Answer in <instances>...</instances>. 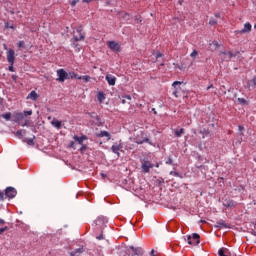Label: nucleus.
I'll return each instance as SVG.
<instances>
[{
    "mask_svg": "<svg viewBox=\"0 0 256 256\" xmlns=\"http://www.w3.org/2000/svg\"><path fill=\"white\" fill-rule=\"evenodd\" d=\"M174 175H177V173L175 172Z\"/></svg>",
    "mask_w": 256,
    "mask_h": 256,
    "instance_id": "obj_56",
    "label": "nucleus"
},
{
    "mask_svg": "<svg viewBox=\"0 0 256 256\" xmlns=\"http://www.w3.org/2000/svg\"><path fill=\"white\" fill-rule=\"evenodd\" d=\"M111 149L116 155H119V151H121V145L114 144L112 145Z\"/></svg>",
    "mask_w": 256,
    "mask_h": 256,
    "instance_id": "obj_16",
    "label": "nucleus"
},
{
    "mask_svg": "<svg viewBox=\"0 0 256 256\" xmlns=\"http://www.w3.org/2000/svg\"><path fill=\"white\" fill-rule=\"evenodd\" d=\"M0 198L3 199V193H0Z\"/></svg>",
    "mask_w": 256,
    "mask_h": 256,
    "instance_id": "obj_49",
    "label": "nucleus"
},
{
    "mask_svg": "<svg viewBox=\"0 0 256 256\" xmlns=\"http://www.w3.org/2000/svg\"><path fill=\"white\" fill-rule=\"evenodd\" d=\"M1 117L5 119L6 121H11V112L2 114Z\"/></svg>",
    "mask_w": 256,
    "mask_h": 256,
    "instance_id": "obj_21",
    "label": "nucleus"
},
{
    "mask_svg": "<svg viewBox=\"0 0 256 256\" xmlns=\"http://www.w3.org/2000/svg\"><path fill=\"white\" fill-rule=\"evenodd\" d=\"M161 56H162L161 53H158L156 57H157V59H159V57H161Z\"/></svg>",
    "mask_w": 256,
    "mask_h": 256,
    "instance_id": "obj_46",
    "label": "nucleus"
},
{
    "mask_svg": "<svg viewBox=\"0 0 256 256\" xmlns=\"http://www.w3.org/2000/svg\"><path fill=\"white\" fill-rule=\"evenodd\" d=\"M96 239H98L99 241H101L102 239H105V237H103V234H100L99 236L96 237Z\"/></svg>",
    "mask_w": 256,
    "mask_h": 256,
    "instance_id": "obj_34",
    "label": "nucleus"
},
{
    "mask_svg": "<svg viewBox=\"0 0 256 256\" xmlns=\"http://www.w3.org/2000/svg\"><path fill=\"white\" fill-rule=\"evenodd\" d=\"M77 33L79 36H74L75 41H83V39H85V34L81 30H77Z\"/></svg>",
    "mask_w": 256,
    "mask_h": 256,
    "instance_id": "obj_12",
    "label": "nucleus"
},
{
    "mask_svg": "<svg viewBox=\"0 0 256 256\" xmlns=\"http://www.w3.org/2000/svg\"><path fill=\"white\" fill-rule=\"evenodd\" d=\"M147 141H149V139H147V138H144L143 140H140V139H137V138H136V143H137L138 145H141V144H143V143H147Z\"/></svg>",
    "mask_w": 256,
    "mask_h": 256,
    "instance_id": "obj_23",
    "label": "nucleus"
},
{
    "mask_svg": "<svg viewBox=\"0 0 256 256\" xmlns=\"http://www.w3.org/2000/svg\"><path fill=\"white\" fill-rule=\"evenodd\" d=\"M210 45H213L214 47H219V43L217 41L212 42V44Z\"/></svg>",
    "mask_w": 256,
    "mask_h": 256,
    "instance_id": "obj_35",
    "label": "nucleus"
},
{
    "mask_svg": "<svg viewBox=\"0 0 256 256\" xmlns=\"http://www.w3.org/2000/svg\"><path fill=\"white\" fill-rule=\"evenodd\" d=\"M58 78L56 81H59V83H65V80L69 79V73L65 71V69H58L57 70Z\"/></svg>",
    "mask_w": 256,
    "mask_h": 256,
    "instance_id": "obj_3",
    "label": "nucleus"
},
{
    "mask_svg": "<svg viewBox=\"0 0 256 256\" xmlns=\"http://www.w3.org/2000/svg\"><path fill=\"white\" fill-rule=\"evenodd\" d=\"M183 82H181V81H175V82H173V84H172V87H174V89H177V85H181Z\"/></svg>",
    "mask_w": 256,
    "mask_h": 256,
    "instance_id": "obj_26",
    "label": "nucleus"
},
{
    "mask_svg": "<svg viewBox=\"0 0 256 256\" xmlns=\"http://www.w3.org/2000/svg\"><path fill=\"white\" fill-rule=\"evenodd\" d=\"M122 97L123 99H128V101H131V95H124Z\"/></svg>",
    "mask_w": 256,
    "mask_h": 256,
    "instance_id": "obj_31",
    "label": "nucleus"
},
{
    "mask_svg": "<svg viewBox=\"0 0 256 256\" xmlns=\"http://www.w3.org/2000/svg\"><path fill=\"white\" fill-rule=\"evenodd\" d=\"M93 0H82L83 3H91Z\"/></svg>",
    "mask_w": 256,
    "mask_h": 256,
    "instance_id": "obj_38",
    "label": "nucleus"
},
{
    "mask_svg": "<svg viewBox=\"0 0 256 256\" xmlns=\"http://www.w3.org/2000/svg\"><path fill=\"white\" fill-rule=\"evenodd\" d=\"M173 95H174V97H179V92H178L177 90H175V91L173 92Z\"/></svg>",
    "mask_w": 256,
    "mask_h": 256,
    "instance_id": "obj_36",
    "label": "nucleus"
},
{
    "mask_svg": "<svg viewBox=\"0 0 256 256\" xmlns=\"http://www.w3.org/2000/svg\"><path fill=\"white\" fill-rule=\"evenodd\" d=\"M183 133H185V129H183V128H181L180 130L174 131L175 137H181V135H183Z\"/></svg>",
    "mask_w": 256,
    "mask_h": 256,
    "instance_id": "obj_20",
    "label": "nucleus"
},
{
    "mask_svg": "<svg viewBox=\"0 0 256 256\" xmlns=\"http://www.w3.org/2000/svg\"><path fill=\"white\" fill-rule=\"evenodd\" d=\"M78 3H79V0H72L70 2V5H71V7H75V5H77Z\"/></svg>",
    "mask_w": 256,
    "mask_h": 256,
    "instance_id": "obj_28",
    "label": "nucleus"
},
{
    "mask_svg": "<svg viewBox=\"0 0 256 256\" xmlns=\"http://www.w3.org/2000/svg\"><path fill=\"white\" fill-rule=\"evenodd\" d=\"M71 147H73V142L71 143Z\"/></svg>",
    "mask_w": 256,
    "mask_h": 256,
    "instance_id": "obj_55",
    "label": "nucleus"
},
{
    "mask_svg": "<svg viewBox=\"0 0 256 256\" xmlns=\"http://www.w3.org/2000/svg\"><path fill=\"white\" fill-rule=\"evenodd\" d=\"M251 29H253V26L251 23L247 22L244 24V28L241 30V33H251Z\"/></svg>",
    "mask_w": 256,
    "mask_h": 256,
    "instance_id": "obj_10",
    "label": "nucleus"
},
{
    "mask_svg": "<svg viewBox=\"0 0 256 256\" xmlns=\"http://www.w3.org/2000/svg\"><path fill=\"white\" fill-rule=\"evenodd\" d=\"M201 236H199V234L194 233L189 236H187V243L188 245H199L201 243Z\"/></svg>",
    "mask_w": 256,
    "mask_h": 256,
    "instance_id": "obj_2",
    "label": "nucleus"
},
{
    "mask_svg": "<svg viewBox=\"0 0 256 256\" xmlns=\"http://www.w3.org/2000/svg\"><path fill=\"white\" fill-rule=\"evenodd\" d=\"M21 133H23V131L21 130L17 131V135H21Z\"/></svg>",
    "mask_w": 256,
    "mask_h": 256,
    "instance_id": "obj_44",
    "label": "nucleus"
},
{
    "mask_svg": "<svg viewBox=\"0 0 256 256\" xmlns=\"http://www.w3.org/2000/svg\"><path fill=\"white\" fill-rule=\"evenodd\" d=\"M71 256H73V254H71Z\"/></svg>",
    "mask_w": 256,
    "mask_h": 256,
    "instance_id": "obj_57",
    "label": "nucleus"
},
{
    "mask_svg": "<svg viewBox=\"0 0 256 256\" xmlns=\"http://www.w3.org/2000/svg\"><path fill=\"white\" fill-rule=\"evenodd\" d=\"M167 165H173V159L168 158V160L166 161Z\"/></svg>",
    "mask_w": 256,
    "mask_h": 256,
    "instance_id": "obj_30",
    "label": "nucleus"
},
{
    "mask_svg": "<svg viewBox=\"0 0 256 256\" xmlns=\"http://www.w3.org/2000/svg\"><path fill=\"white\" fill-rule=\"evenodd\" d=\"M25 125H27V122H25L24 124H22V127H25Z\"/></svg>",
    "mask_w": 256,
    "mask_h": 256,
    "instance_id": "obj_51",
    "label": "nucleus"
},
{
    "mask_svg": "<svg viewBox=\"0 0 256 256\" xmlns=\"http://www.w3.org/2000/svg\"><path fill=\"white\" fill-rule=\"evenodd\" d=\"M106 81L108 85L113 86L117 83V78L111 74L106 75Z\"/></svg>",
    "mask_w": 256,
    "mask_h": 256,
    "instance_id": "obj_9",
    "label": "nucleus"
},
{
    "mask_svg": "<svg viewBox=\"0 0 256 256\" xmlns=\"http://www.w3.org/2000/svg\"><path fill=\"white\" fill-rule=\"evenodd\" d=\"M125 16H126V17L129 16V14L126 13Z\"/></svg>",
    "mask_w": 256,
    "mask_h": 256,
    "instance_id": "obj_54",
    "label": "nucleus"
},
{
    "mask_svg": "<svg viewBox=\"0 0 256 256\" xmlns=\"http://www.w3.org/2000/svg\"><path fill=\"white\" fill-rule=\"evenodd\" d=\"M68 77L69 79H78V80H81V76H79L77 73L75 72H69L68 73Z\"/></svg>",
    "mask_w": 256,
    "mask_h": 256,
    "instance_id": "obj_17",
    "label": "nucleus"
},
{
    "mask_svg": "<svg viewBox=\"0 0 256 256\" xmlns=\"http://www.w3.org/2000/svg\"><path fill=\"white\" fill-rule=\"evenodd\" d=\"M97 99H98L99 103H103V101L106 99L105 93H103V92H98V94H97Z\"/></svg>",
    "mask_w": 256,
    "mask_h": 256,
    "instance_id": "obj_19",
    "label": "nucleus"
},
{
    "mask_svg": "<svg viewBox=\"0 0 256 256\" xmlns=\"http://www.w3.org/2000/svg\"><path fill=\"white\" fill-rule=\"evenodd\" d=\"M94 223L96 225V229H104L105 225L108 223V220L106 217L100 216L94 221Z\"/></svg>",
    "mask_w": 256,
    "mask_h": 256,
    "instance_id": "obj_4",
    "label": "nucleus"
},
{
    "mask_svg": "<svg viewBox=\"0 0 256 256\" xmlns=\"http://www.w3.org/2000/svg\"><path fill=\"white\" fill-rule=\"evenodd\" d=\"M151 253H152V256H155V254H153V253H154V251H153V250L151 251Z\"/></svg>",
    "mask_w": 256,
    "mask_h": 256,
    "instance_id": "obj_52",
    "label": "nucleus"
},
{
    "mask_svg": "<svg viewBox=\"0 0 256 256\" xmlns=\"http://www.w3.org/2000/svg\"><path fill=\"white\" fill-rule=\"evenodd\" d=\"M6 57H7L8 63L10 64V66L8 67V71H10L11 73H14L15 68L13 67V65H15V50L9 49L7 51Z\"/></svg>",
    "mask_w": 256,
    "mask_h": 256,
    "instance_id": "obj_1",
    "label": "nucleus"
},
{
    "mask_svg": "<svg viewBox=\"0 0 256 256\" xmlns=\"http://www.w3.org/2000/svg\"><path fill=\"white\" fill-rule=\"evenodd\" d=\"M4 49L7 50V45L6 44H4Z\"/></svg>",
    "mask_w": 256,
    "mask_h": 256,
    "instance_id": "obj_50",
    "label": "nucleus"
},
{
    "mask_svg": "<svg viewBox=\"0 0 256 256\" xmlns=\"http://www.w3.org/2000/svg\"><path fill=\"white\" fill-rule=\"evenodd\" d=\"M107 45L109 47V49H111V51H121V45H119V43L115 42V41H108Z\"/></svg>",
    "mask_w": 256,
    "mask_h": 256,
    "instance_id": "obj_6",
    "label": "nucleus"
},
{
    "mask_svg": "<svg viewBox=\"0 0 256 256\" xmlns=\"http://www.w3.org/2000/svg\"><path fill=\"white\" fill-rule=\"evenodd\" d=\"M17 195V190L13 187L6 188L5 196L8 197V199H13Z\"/></svg>",
    "mask_w": 256,
    "mask_h": 256,
    "instance_id": "obj_7",
    "label": "nucleus"
},
{
    "mask_svg": "<svg viewBox=\"0 0 256 256\" xmlns=\"http://www.w3.org/2000/svg\"><path fill=\"white\" fill-rule=\"evenodd\" d=\"M239 103H241V105H249V102H247L244 98H238Z\"/></svg>",
    "mask_w": 256,
    "mask_h": 256,
    "instance_id": "obj_24",
    "label": "nucleus"
},
{
    "mask_svg": "<svg viewBox=\"0 0 256 256\" xmlns=\"http://www.w3.org/2000/svg\"><path fill=\"white\" fill-rule=\"evenodd\" d=\"M97 137H107L108 141L111 139V134L107 131H101L99 134H97Z\"/></svg>",
    "mask_w": 256,
    "mask_h": 256,
    "instance_id": "obj_18",
    "label": "nucleus"
},
{
    "mask_svg": "<svg viewBox=\"0 0 256 256\" xmlns=\"http://www.w3.org/2000/svg\"><path fill=\"white\" fill-rule=\"evenodd\" d=\"M85 139H87V136H74V141H77L79 145H83V141H85Z\"/></svg>",
    "mask_w": 256,
    "mask_h": 256,
    "instance_id": "obj_15",
    "label": "nucleus"
},
{
    "mask_svg": "<svg viewBox=\"0 0 256 256\" xmlns=\"http://www.w3.org/2000/svg\"><path fill=\"white\" fill-rule=\"evenodd\" d=\"M28 145H33V139L28 140Z\"/></svg>",
    "mask_w": 256,
    "mask_h": 256,
    "instance_id": "obj_37",
    "label": "nucleus"
},
{
    "mask_svg": "<svg viewBox=\"0 0 256 256\" xmlns=\"http://www.w3.org/2000/svg\"><path fill=\"white\" fill-rule=\"evenodd\" d=\"M25 46V42L24 41H20L19 43H18V47H24Z\"/></svg>",
    "mask_w": 256,
    "mask_h": 256,
    "instance_id": "obj_33",
    "label": "nucleus"
},
{
    "mask_svg": "<svg viewBox=\"0 0 256 256\" xmlns=\"http://www.w3.org/2000/svg\"><path fill=\"white\" fill-rule=\"evenodd\" d=\"M213 85H210L207 87V91H209V89H212Z\"/></svg>",
    "mask_w": 256,
    "mask_h": 256,
    "instance_id": "obj_43",
    "label": "nucleus"
},
{
    "mask_svg": "<svg viewBox=\"0 0 256 256\" xmlns=\"http://www.w3.org/2000/svg\"><path fill=\"white\" fill-rule=\"evenodd\" d=\"M215 17L219 18V17H221V14L217 13V14H215Z\"/></svg>",
    "mask_w": 256,
    "mask_h": 256,
    "instance_id": "obj_42",
    "label": "nucleus"
},
{
    "mask_svg": "<svg viewBox=\"0 0 256 256\" xmlns=\"http://www.w3.org/2000/svg\"><path fill=\"white\" fill-rule=\"evenodd\" d=\"M179 5H183V0H180V1H179Z\"/></svg>",
    "mask_w": 256,
    "mask_h": 256,
    "instance_id": "obj_47",
    "label": "nucleus"
},
{
    "mask_svg": "<svg viewBox=\"0 0 256 256\" xmlns=\"http://www.w3.org/2000/svg\"><path fill=\"white\" fill-rule=\"evenodd\" d=\"M13 119L15 123H21V121L25 119V115L23 114V112H14Z\"/></svg>",
    "mask_w": 256,
    "mask_h": 256,
    "instance_id": "obj_8",
    "label": "nucleus"
},
{
    "mask_svg": "<svg viewBox=\"0 0 256 256\" xmlns=\"http://www.w3.org/2000/svg\"><path fill=\"white\" fill-rule=\"evenodd\" d=\"M25 117L33 115V110L24 111Z\"/></svg>",
    "mask_w": 256,
    "mask_h": 256,
    "instance_id": "obj_27",
    "label": "nucleus"
},
{
    "mask_svg": "<svg viewBox=\"0 0 256 256\" xmlns=\"http://www.w3.org/2000/svg\"><path fill=\"white\" fill-rule=\"evenodd\" d=\"M81 79H83L85 83H89V81H91V76L89 75L81 76Z\"/></svg>",
    "mask_w": 256,
    "mask_h": 256,
    "instance_id": "obj_22",
    "label": "nucleus"
},
{
    "mask_svg": "<svg viewBox=\"0 0 256 256\" xmlns=\"http://www.w3.org/2000/svg\"><path fill=\"white\" fill-rule=\"evenodd\" d=\"M239 131H243V126H238Z\"/></svg>",
    "mask_w": 256,
    "mask_h": 256,
    "instance_id": "obj_40",
    "label": "nucleus"
},
{
    "mask_svg": "<svg viewBox=\"0 0 256 256\" xmlns=\"http://www.w3.org/2000/svg\"><path fill=\"white\" fill-rule=\"evenodd\" d=\"M218 255H219V256H231V255L229 254V249H227V248H220V249L218 250Z\"/></svg>",
    "mask_w": 256,
    "mask_h": 256,
    "instance_id": "obj_13",
    "label": "nucleus"
},
{
    "mask_svg": "<svg viewBox=\"0 0 256 256\" xmlns=\"http://www.w3.org/2000/svg\"><path fill=\"white\" fill-rule=\"evenodd\" d=\"M122 103H123V105H125V103H126L125 99L122 100Z\"/></svg>",
    "mask_w": 256,
    "mask_h": 256,
    "instance_id": "obj_48",
    "label": "nucleus"
},
{
    "mask_svg": "<svg viewBox=\"0 0 256 256\" xmlns=\"http://www.w3.org/2000/svg\"><path fill=\"white\" fill-rule=\"evenodd\" d=\"M216 21H210V25H215Z\"/></svg>",
    "mask_w": 256,
    "mask_h": 256,
    "instance_id": "obj_41",
    "label": "nucleus"
},
{
    "mask_svg": "<svg viewBox=\"0 0 256 256\" xmlns=\"http://www.w3.org/2000/svg\"><path fill=\"white\" fill-rule=\"evenodd\" d=\"M61 124H62V122L59 121V120H57V119H53V120L51 121V125H52L53 127H55L56 129H61Z\"/></svg>",
    "mask_w": 256,
    "mask_h": 256,
    "instance_id": "obj_14",
    "label": "nucleus"
},
{
    "mask_svg": "<svg viewBox=\"0 0 256 256\" xmlns=\"http://www.w3.org/2000/svg\"><path fill=\"white\" fill-rule=\"evenodd\" d=\"M12 79H13V81H17V76L12 75Z\"/></svg>",
    "mask_w": 256,
    "mask_h": 256,
    "instance_id": "obj_39",
    "label": "nucleus"
},
{
    "mask_svg": "<svg viewBox=\"0 0 256 256\" xmlns=\"http://www.w3.org/2000/svg\"><path fill=\"white\" fill-rule=\"evenodd\" d=\"M6 29H15V27H13V25H9V23L5 24Z\"/></svg>",
    "mask_w": 256,
    "mask_h": 256,
    "instance_id": "obj_29",
    "label": "nucleus"
},
{
    "mask_svg": "<svg viewBox=\"0 0 256 256\" xmlns=\"http://www.w3.org/2000/svg\"><path fill=\"white\" fill-rule=\"evenodd\" d=\"M5 231H7V227L0 228V235H2V233H5Z\"/></svg>",
    "mask_w": 256,
    "mask_h": 256,
    "instance_id": "obj_32",
    "label": "nucleus"
},
{
    "mask_svg": "<svg viewBox=\"0 0 256 256\" xmlns=\"http://www.w3.org/2000/svg\"><path fill=\"white\" fill-rule=\"evenodd\" d=\"M27 99H31L32 101H37L39 99V94L36 91H31L27 96Z\"/></svg>",
    "mask_w": 256,
    "mask_h": 256,
    "instance_id": "obj_11",
    "label": "nucleus"
},
{
    "mask_svg": "<svg viewBox=\"0 0 256 256\" xmlns=\"http://www.w3.org/2000/svg\"><path fill=\"white\" fill-rule=\"evenodd\" d=\"M155 167L159 168V164H156Z\"/></svg>",
    "mask_w": 256,
    "mask_h": 256,
    "instance_id": "obj_53",
    "label": "nucleus"
},
{
    "mask_svg": "<svg viewBox=\"0 0 256 256\" xmlns=\"http://www.w3.org/2000/svg\"><path fill=\"white\" fill-rule=\"evenodd\" d=\"M153 167H154V165H153V163H151V161H149V160L142 161L141 169L144 173H149V171L151 169H153Z\"/></svg>",
    "mask_w": 256,
    "mask_h": 256,
    "instance_id": "obj_5",
    "label": "nucleus"
},
{
    "mask_svg": "<svg viewBox=\"0 0 256 256\" xmlns=\"http://www.w3.org/2000/svg\"><path fill=\"white\" fill-rule=\"evenodd\" d=\"M227 205H228V207H233V203H231V202L228 203Z\"/></svg>",
    "mask_w": 256,
    "mask_h": 256,
    "instance_id": "obj_45",
    "label": "nucleus"
},
{
    "mask_svg": "<svg viewBox=\"0 0 256 256\" xmlns=\"http://www.w3.org/2000/svg\"><path fill=\"white\" fill-rule=\"evenodd\" d=\"M197 55H199V52H197V50H193L192 53L190 54V57L195 59V57H197Z\"/></svg>",
    "mask_w": 256,
    "mask_h": 256,
    "instance_id": "obj_25",
    "label": "nucleus"
}]
</instances>
